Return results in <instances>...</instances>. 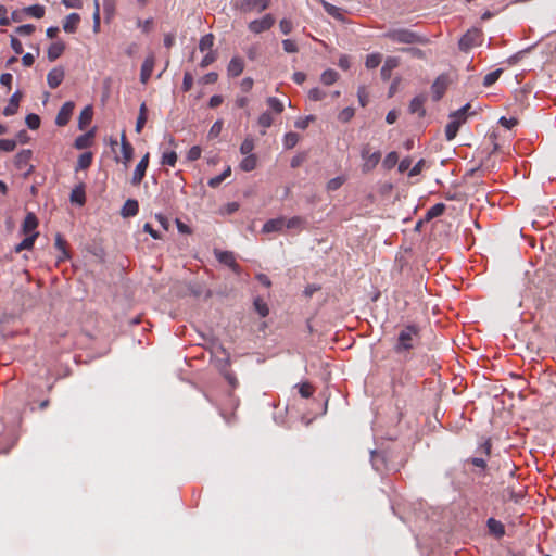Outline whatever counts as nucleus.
<instances>
[{
  "label": "nucleus",
  "mask_w": 556,
  "mask_h": 556,
  "mask_svg": "<svg viewBox=\"0 0 556 556\" xmlns=\"http://www.w3.org/2000/svg\"><path fill=\"white\" fill-rule=\"evenodd\" d=\"M420 342V329L415 324L403 327L396 339L393 349L397 354H404L415 349Z\"/></svg>",
  "instance_id": "obj_1"
},
{
  "label": "nucleus",
  "mask_w": 556,
  "mask_h": 556,
  "mask_svg": "<svg viewBox=\"0 0 556 556\" xmlns=\"http://www.w3.org/2000/svg\"><path fill=\"white\" fill-rule=\"evenodd\" d=\"M383 37L396 43L421 45L429 43V39L408 28H393L383 34Z\"/></svg>",
  "instance_id": "obj_2"
},
{
  "label": "nucleus",
  "mask_w": 556,
  "mask_h": 556,
  "mask_svg": "<svg viewBox=\"0 0 556 556\" xmlns=\"http://www.w3.org/2000/svg\"><path fill=\"white\" fill-rule=\"evenodd\" d=\"M469 109L470 104L467 103L459 110L452 112L448 115L450 122L445 126V138L448 141L453 140L456 137L460 126L466 123Z\"/></svg>",
  "instance_id": "obj_3"
},
{
  "label": "nucleus",
  "mask_w": 556,
  "mask_h": 556,
  "mask_svg": "<svg viewBox=\"0 0 556 556\" xmlns=\"http://www.w3.org/2000/svg\"><path fill=\"white\" fill-rule=\"evenodd\" d=\"M361 156L364 161L362 165V170L364 173H368L372 170L381 159V153L379 151H371L370 147L368 144L364 146L361 151Z\"/></svg>",
  "instance_id": "obj_4"
},
{
  "label": "nucleus",
  "mask_w": 556,
  "mask_h": 556,
  "mask_svg": "<svg viewBox=\"0 0 556 556\" xmlns=\"http://www.w3.org/2000/svg\"><path fill=\"white\" fill-rule=\"evenodd\" d=\"M481 30L478 28H471L460 38L458 46L462 51H468L471 48L481 45Z\"/></svg>",
  "instance_id": "obj_5"
},
{
  "label": "nucleus",
  "mask_w": 556,
  "mask_h": 556,
  "mask_svg": "<svg viewBox=\"0 0 556 556\" xmlns=\"http://www.w3.org/2000/svg\"><path fill=\"white\" fill-rule=\"evenodd\" d=\"M275 24V17L271 14H265L262 18L251 21L248 28L253 34H261L270 29Z\"/></svg>",
  "instance_id": "obj_6"
},
{
  "label": "nucleus",
  "mask_w": 556,
  "mask_h": 556,
  "mask_svg": "<svg viewBox=\"0 0 556 556\" xmlns=\"http://www.w3.org/2000/svg\"><path fill=\"white\" fill-rule=\"evenodd\" d=\"M214 254H215V257L218 260V262L228 266L235 274H237V275L240 274V266L236 262V257L232 252L215 250Z\"/></svg>",
  "instance_id": "obj_7"
},
{
  "label": "nucleus",
  "mask_w": 556,
  "mask_h": 556,
  "mask_svg": "<svg viewBox=\"0 0 556 556\" xmlns=\"http://www.w3.org/2000/svg\"><path fill=\"white\" fill-rule=\"evenodd\" d=\"M271 0H243L241 10L243 12H263L269 8Z\"/></svg>",
  "instance_id": "obj_8"
},
{
  "label": "nucleus",
  "mask_w": 556,
  "mask_h": 556,
  "mask_svg": "<svg viewBox=\"0 0 556 556\" xmlns=\"http://www.w3.org/2000/svg\"><path fill=\"white\" fill-rule=\"evenodd\" d=\"M74 108H75L74 102H72V101L65 102L56 115L55 124L58 126L67 125V123L70 122L71 116L73 114Z\"/></svg>",
  "instance_id": "obj_9"
},
{
  "label": "nucleus",
  "mask_w": 556,
  "mask_h": 556,
  "mask_svg": "<svg viewBox=\"0 0 556 556\" xmlns=\"http://www.w3.org/2000/svg\"><path fill=\"white\" fill-rule=\"evenodd\" d=\"M148 165H149V153H146L143 155V157L140 160V162L137 164V166L134 170L132 178H131V184L134 186L140 185V182L142 181V179L146 175Z\"/></svg>",
  "instance_id": "obj_10"
},
{
  "label": "nucleus",
  "mask_w": 556,
  "mask_h": 556,
  "mask_svg": "<svg viewBox=\"0 0 556 556\" xmlns=\"http://www.w3.org/2000/svg\"><path fill=\"white\" fill-rule=\"evenodd\" d=\"M30 150H22L15 155V166L18 169H25V174L28 175L33 170V166L29 165V161L31 159Z\"/></svg>",
  "instance_id": "obj_11"
},
{
  "label": "nucleus",
  "mask_w": 556,
  "mask_h": 556,
  "mask_svg": "<svg viewBox=\"0 0 556 556\" xmlns=\"http://www.w3.org/2000/svg\"><path fill=\"white\" fill-rule=\"evenodd\" d=\"M37 227H38L37 216L33 212L27 213V215L25 216V219L22 224L21 232L24 233L25 236H30V233H39L37 231Z\"/></svg>",
  "instance_id": "obj_12"
},
{
  "label": "nucleus",
  "mask_w": 556,
  "mask_h": 556,
  "mask_svg": "<svg viewBox=\"0 0 556 556\" xmlns=\"http://www.w3.org/2000/svg\"><path fill=\"white\" fill-rule=\"evenodd\" d=\"M286 217L279 216L277 218L268 219L262 227L263 233L281 232L285 229Z\"/></svg>",
  "instance_id": "obj_13"
},
{
  "label": "nucleus",
  "mask_w": 556,
  "mask_h": 556,
  "mask_svg": "<svg viewBox=\"0 0 556 556\" xmlns=\"http://www.w3.org/2000/svg\"><path fill=\"white\" fill-rule=\"evenodd\" d=\"M154 64H155V58L153 54H149L142 65H141V71H140V81L142 84H147L148 80L150 79L151 75H152V72H153V68H154Z\"/></svg>",
  "instance_id": "obj_14"
},
{
  "label": "nucleus",
  "mask_w": 556,
  "mask_h": 556,
  "mask_svg": "<svg viewBox=\"0 0 556 556\" xmlns=\"http://www.w3.org/2000/svg\"><path fill=\"white\" fill-rule=\"evenodd\" d=\"M65 73L62 67H54L52 68L48 75H47V83L51 89L58 88L63 79H64Z\"/></svg>",
  "instance_id": "obj_15"
},
{
  "label": "nucleus",
  "mask_w": 556,
  "mask_h": 556,
  "mask_svg": "<svg viewBox=\"0 0 556 556\" xmlns=\"http://www.w3.org/2000/svg\"><path fill=\"white\" fill-rule=\"evenodd\" d=\"M400 65V59L396 56H388L384 64L381 67L380 75L383 80H389L392 75V71Z\"/></svg>",
  "instance_id": "obj_16"
},
{
  "label": "nucleus",
  "mask_w": 556,
  "mask_h": 556,
  "mask_svg": "<svg viewBox=\"0 0 556 556\" xmlns=\"http://www.w3.org/2000/svg\"><path fill=\"white\" fill-rule=\"evenodd\" d=\"M447 87V79L445 76H439L431 86L432 97L434 101H439Z\"/></svg>",
  "instance_id": "obj_17"
},
{
  "label": "nucleus",
  "mask_w": 556,
  "mask_h": 556,
  "mask_svg": "<svg viewBox=\"0 0 556 556\" xmlns=\"http://www.w3.org/2000/svg\"><path fill=\"white\" fill-rule=\"evenodd\" d=\"M427 100V97L425 94L416 96L412 99L409 103V112L412 114H417L419 117L425 116L426 110H425V102Z\"/></svg>",
  "instance_id": "obj_18"
},
{
  "label": "nucleus",
  "mask_w": 556,
  "mask_h": 556,
  "mask_svg": "<svg viewBox=\"0 0 556 556\" xmlns=\"http://www.w3.org/2000/svg\"><path fill=\"white\" fill-rule=\"evenodd\" d=\"M21 98H22V93L20 91H15L11 96L8 105L4 108L3 115H5V116L14 115L18 110Z\"/></svg>",
  "instance_id": "obj_19"
},
{
  "label": "nucleus",
  "mask_w": 556,
  "mask_h": 556,
  "mask_svg": "<svg viewBox=\"0 0 556 556\" xmlns=\"http://www.w3.org/2000/svg\"><path fill=\"white\" fill-rule=\"evenodd\" d=\"M244 70V62L241 58L235 56L230 60L227 73L229 76L237 77L239 76Z\"/></svg>",
  "instance_id": "obj_20"
},
{
  "label": "nucleus",
  "mask_w": 556,
  "mask_h": 556,
  "mask_svg": "<svg viewBox=\"0 0 556 556\" xmlns=\"http://www.w3.org/2000/svg\"><path fill=\"white\" fill-rule=\"evenodd\" d=\"M139 204L137 200L128 199L121 210V215L125 218L132 217L138 214Z\"/></svg>",
  "instance_id": "obj_21"
},
{
  "label": "nucleus",
  "mask_w": 556,
  "mask_h": 556,
  "mask_svg": "<svg viewBox=\"0 0 556 556\" xmlns=\"http://www.w3.org/2000/svg\"><path fill=\"white\" fill-rule=\"evenodd\" d=\"M80 22V16L79 14L77 13H71L68 14L65 20H64V23H63V29L66 31V33H75L77 27H78V24Z\"/></svg>",
  "instance_id": "obj_22"
},
{
  "label": "nucleus",
  "mask_w": 556,
  "mask_h": 556,
  "mask_svg": "<svg viewBox=\"0 0 556 556\" xmlns=\"http://www.w3.org/2000/svg\"><path fill=\"white\" fill-rule=\"evenodd\" d=\"M65 45L63 41H55L48 48L47 56L49 61H55L64 52Z\"/></svg>",
  "instance_id": "obj_23"
},
{
  "label": "nucleus",
  "mask_w": 556,
  "mask_h": 556,
  "mask_svg": "<svg viewBox=\"0 0 556 556\" xmlns=\"http://www.w3.org/2000/svg\"><path fill=\"white\" fill-rule=\"evenodd\" d=\"M121 150H122V155H123L124 163L127 164L132 159L134 148L127 141L125 132L122 134Z\"/></svg>",
  "instance_id": "obj_24"
},
{
  "label": "nucleus",
  "mask_w": 556,
  "mask_h": 556,
  "mask_svg": "<svg viewBox=\"0 0 556 556\" xmlns=\"http://www.w3.org/2000/svg\"><path fill=\"white\" fill-rule=\"evenodd\" d=\"M92 116V106L87 105L79 114L78 127L80 130H84L90 124Z\"/></svg>",
  "instance_id": "obj_25"
},
{
  "label": "nucleus",
  "mask_w": 556,
  "mask_h": 556,
  "mask_svg": "<svg viewBox=\"0 0 556 556\" xmlns=\"http://www.w3.org/2000/svg\"><path fill=\"white\" fill-rule=\"evenodd\" d=\"M38 236L39 233H30V236H26L18 244L15 245L14 251L20 253L24 250H31Z\"/></svg>",
  "instance_id": "obj_26"
},
{
  "label": "nucleus",
  "mask_w": 556,
  "mask_h": 556,
  "mask_svg": "<svg viewBox=\"0 0 556 556\" xmlns=\"http://www.w3.org/2000/svg\"><path fill=\"white\" fill-rule=\"evenodd\" d=\"M306 219L301 216H293L289 219L286 218L285 228L287 229H295L298 231H302L306 226Z\"/></svg>",
  "instance_id": "obj_27"
},
{
  "label": "nucleus",
  "mask_w": 556,
  "mask_h": 556,
  "mask_svg": "<svg viewBox=\"0 0 556 556\" xmlns=\"http://www.w3.org/2000/svg\"><path fill=\"white\" fill-rule=\"evenodd\" d=\"M325 11L338 21H343L342 10L325 0H320Z\"/></svg>",
  "instance_id": "obj_28"
},
{
  "label": "nucleus",
  "mask_w": 556,
  "mask_h": 556,
  "mask_svg": "<svg viewBox=\"0 0 556 556\" xmlns=\"http://www.w3.org/2000/svg\"><path fill=\"white\" fill-rule=\"evenodd\" d=\"M488 528L490 532L495 534L497 538L503 536L505 533L503 523L498 520H495L494 518H490L488 520Z\"/></svg>",
  "instance_id": "obj_29"
},
{
  "label": "nucleus",
  "mask_w": 556,
  "mask_h": 556,
  "mask_svg": "<svg viewBox=\"0 0 556 556\" xmlns=\"http://www.w3.org/2000/svg\"><path fill=\"white\" fill-rule=\"evenodd\" d=\"M92 163V153L85 152L79 155L75 170L87 169Z\"/></svg>",
  "instance_id": "obj_30"
},
{
  "label": "nucleus",
  "mask_w": 556,
  "mask_h": 556,
  "mask_svg": "<svg viewBox=\"0 0 556 556\" xmlns=\"http://www.w3.org/2000/svg\"><path fill=\"white\" fill-rule=\"evenodd\" d=\"M71 201L73 203H77L78 205H83L86 201L85 190L83 186H78L71 192Z\"/></svg>",
  "instance_id": "obj_31"
},
{
  "label": "nucleus",
  "mask_w": 556,
  "mask_h": 556,
  "mask_svg": "<svg viewBox=\"0 0 556 556\" xmlns=\"http://www.w3.org/2000/svg\"><path fill=\"white\" fill-rule=\"evenodd\" d=\"M339 78V74L334 70H326L320 76V81L324 85L330 86L334 84Z\"/></svg>",
  "instance_id": "obj_32"
},
{
  "label": "nucleus",
  "mask_w": 556,
  "mask_h": 556,
  "mask_svg": "<svg viewBox=\"0 0 556 556\" xmlns=\"http://www.w3.org/2000/svg\"><path fill=\"white\" fill-rule=\"evenodd\" d=\"M257 159L254 154L247 155L240 163V168L243 172H251L256 167Z\"/></svg>",
  "instance_id": "obj_33"
},
{
  "label": "nucleus",
  "mask_w": 556,
  "mask_h": 556,
  "mask_svg": "<svg viewBox=\"0 0 556 556\" xmlns=\"http://www.w3.org/2000/svg\"><path fill=\"white\" fill-rule=\"evenodd\" d=\"M231 174V168L230 166H228L222 174L215 176V177H212L207 185L211 187V188H217L227 177H229Z\"/></svg>",
  "instance_id": "obj_34"
},
{
  "label": "nucleus",
  "mask_w": 556,
  "mask_h": 556,
  "mask_svg": "<svg viewBox=\"0 0 556 556\" xmlns=\"http://www.w3.org/2000/svg\"><path fill=\"white\" fill-rule=\"evenodd\" d=\"M147 123V105L146 103H141L139 109V115L136 123V131L139 134L141 132L142 128L144 127Z\"/></svg>",
  "instance_id": "obj_35"
},
{
  "label": "nucleus",
  "mask_w": 556,
  "mask_h": 556,
  "mask_svg": "<svg viewBox=\"0 0 556 556\" xmlns=\"http://www.w3.org/2000/svg\"><path fill=\"white\" fill-rule=\"evenodd\" d=\"M381 60H382V56L380 53H378V52L370 53L366 56L365 66L368 70H374L379 66V64L381 63Z\"/></svg>",
  "instance_id": "obj_36"
},
{
  "label": "nucleus",
  "mask_w": 556,
  "mask_h": 556,
  "mask_svg": "<svg viewBox=\"0 0 556 556\" xmlns=\"http://www.w3.org/2000/svg\"><path fill=\"white\" fill-rule=\"evenodd\" d=\"M213 45H214V36L212 34H207L200 39L199 49L202 52L211 51Z\"/></svg>",
  "instance_id": "obj_37"
},
{
  "label": "nucleus",
  "mask_w": 556,
  "mask_h": 556,
  "mask_svg": "<svg viewBox=\"0 0 556 556\" xmlns=\"http://www.w3.org/2000/svg\"><path fill=\"white\" fill-rule=\"evenodd\" d=\"M177 162V153L175 151H164L161 163L163 165L175 166Z\"/></svg>",
  "instance_id": "obj_38"
},
{
  "label": "nucleus",
  "mask_w": 556,
  "mask_h": 556,
  "mask_svg": "<svg viewBox=\"0 0 556 556\" xmlns=\"http://www.w3.org/2000/svg\"><path fill=\"white\" fill-rule=\"evenodd\" d=\"M502 72L503 71L501 68H498V70H495V71L486 74L483 78V86L490 87L493 84H495L497 81V79L500 78Z\"/></svg>",
  "instance_id": "obj_39"
},
{
  "label": "nucleus",
  "mask_w": 556,
  "mask_h": 556,
  "mask_svg": "<svg viewBox=\"0 0 556 556\" xmlns=\"http://www.w3.org/2000/svg\"><path fill=\"white\" fill-rule=\"evenodd\" d=\"M25 12L36 18H41L45 15V8L40 4H34L25 8Z\"/></svg>",
  "instance_id": "obj_40"
},
{
  "label": "nucleus",
  "mask_w": 556,
  "mask_h": 556,
  "mask_svg": "<svg viewBox=\"0 0 556 556\" xmlns=\"http://www.w3.org/2000/svg\"><path fill=\"white\" fill-rule=\"evenodd\" d=\"M91 137H92L91 132H88V134L77 137L75 140V148L85 149V148L89 147Z\"/></svg>",
  "instance_id": "obj_41"
},
{
  "label": "nucleus",
  "mask_w": 556,
  "mask_h": 556,
  "mask_svg": "<svg viewBox=\"0 0 556 556\" xmlns=\"http://www.w3.org/2000/svg\"><path fill=\"white\" fill-rule=\"evenodd\" d=\"M267 104L277 114H280L285 109L283 103L278 98H275V97H269L267 99Z\"/></svg>",
  "instance_id": "obj_42"
},
{
  "label": "nucleus",
  "mask_w": 556,
  "mask_h": 556,
  "mask_svg": "<svg viewBox=\"0 0 556 556\" xmlns=\"http://www.w3.org/2000/svg\"><path fill=\"white\" fill-rule=\"evenodd\" d=\"M253 149H254V140L251 137L245 138L240 146V152H241V154H243L245 156L250 155L251 152L253 151Z\"/></svg>",
  "instance_id": "obj_43"
},
{
  "label": "nucleus",
  "mask_w": 556,
  "mask_h": 556,
  "mask_svg": "<svg viewBox=\"0 0 556 556\" xmlns=\"http://www.w3.org/2000/svg\"><path fill=\"white\" fill-rule=\"evenodd\" d=\"M254 307L262 317H266L269 313L267 304L260 298L255 299Z\"/></svg>",
  "instance_id": "obj_44"
},
{
  "label": "nucleus",
  "mask_w": 556,
  "mask_h": 556,
  "mask_svg": "<svg viewBox=\"0 0 556 556\" xmlns=\"http://www.w3.org/2000/svg\"><path fill=\"white\" fill-rule=\"evenodd\" d=\"M299 141V135L295 132H288L285 135L283 144L287 149L293 148Z\"/></svg>",
  "instance_id": "obj_45"
},
{
  "label": "nucleus",
  "mask_w": 556,
  "mask_h": 556,
  "mask_svg": "<svg viewBox=\"0 0 556 556\" xmlns=\"http://www.w3.org/2000/svg\"><path fill=\"white\" fill-rule=\"evenodd\" d=\"M26 125L35 130L40 126V117L37 114L30 113L25 118Z\"/></svg>",
  "instance_id": "obj_46"
},
{
  "label": "nucleus",
  "mask_w": 556,
  "mask_h": 556,
  "mask_svg": "<svg viewBox=\"0 0 556 556\" xmlns=\"http://www.w3.org/2000/svg\"><path fill=\"white\" fill-rule=\"evenodd\" d=\"M16 141L13 139H0V151L11 152L15 149Z\"/></svg>",
  "instance_id": "obj_47"
},
{
  "label": "nucleus",
  "mask_w": 556,
  "mask_h": 556,
  "mask_svg": "<svg viewBox=\"0 0 556 556\" xmlns=\"http://www.w3.org/2000/svg\"><path fill=\"white\" fill-rule=\"evenodd\" d=\"M257 123L263 128L270 127L271 124H273V117H271L270 113L269 112H264L263 114H261V116L258 117Z\"/></svg>",
  "instance_id": "obj_48"
},
{
  "label": "nucleus",
  "mask_w": 556,
  "mask_h": 556,
  "mask_svg": "<svg viewBox=\"0 0 556 556\" xmlns=\"http://www.w3.org/2000/svg\"><path fill=\"white\" fill-rule=\"evenodd\" d=\"M354 116L353 108H344L338 115L339 121L342 123L349 122Z\"/></svg>",
  "instance_id": "obj_49"
},
{
  "label": "nucleus",
  "mask_w": 556,
  "mask_h": 556,
  "mask_svg": "<svg viewBox=\"0 0 556 556\" xmlns=\"http://www.w3.org/2000/svg\"><path fill=\"white\" fill-rule=\"evenodd\" d=\"M325 97L326 92L319 88H313L308 91V98L313 101H321Z\"/></svg>",
  "instance_id": "obj_50"
},
{
  "label": "nucleus",
  "mask_w": 556,
  "mask_h": 556,
  "mask_svg": "<svg viewBox=\"0 0 556 556\" xmlns=\"http://www.w3.org/2000/svg\"><path fill=\"white\" fill-rule=\"evenodd\" d=\"M344 180L345 179L343 177L332 178L328 181L327 189L329 191H336L344 184Z\"/></svg>",
  "instance_id": "obj_51"
},
{
  "label": "nucleus",
  "mask_w": 556,
  "mask_h": 556,
  "mask_svg": "<svg viewBox=\"0 0 556 556\" xmlns=\"http://www.w3.org/2000/svg\"><path fill=\"white\" fill-rule=\"evenodd\" d=\"M299 393L302 397L308 399L313 394V387L312 384L304 382L299 386Z\"/></svg>",
  "instance_id": "obj_52"
},
{
  "label": "nucleus",
  "mask_w": 556,
  "mask_h": 556,
  "mask_svg": "<svg viewBox=\"0 0 556 556\" xmlns=\"http://www.w3.org/2000/svg\"><path fill=\"white\" fill-rule=\"evenodd\" d=\"M96 9L93 12V31L97 34L100 30V7L98 0L94 2Z\"/></svg>",
  "instance_id": "obj_53"
},
{
  "label": "nucleus",
  "mask_w": 556,
  "mask_h": 556,
  "mask_svg": "<svg viewBox=\"0 0 556 556\" xmlns=\"http://www.w3.org/2000/svg\"><path fill=\"white\" fill-rule=\"evenodd\" d=\"M15 31L20 36H30L35 31V26L31 24L21 25Z\"/></svg>",
  "instance_id": "obj_54"
},
{
  "label": "nucleus",
  "mask_w": 556,
  "mask_h": 556,
  "mask_svg": "<svg viewBox=\"0 0 556 556\" xmlns=\"http://www.w3.org/2000/svg\"><path fill=\"white\" fill-rule=\"evenodd\" d=\"M444 210H445V205H444L443 203H438V204L433 205V206L428 211V216H429L430 218H432V217H438V216H440V215H442V214H443Z\"/></svg>",
  "instance_id": "obj_55"
},
{
  "label": "nucleus",
  "mask_w": 556,
  "mask_h": 556,
  "mask_svg": "<svg viewBox=\"0 0 556 556\" xmlns=\"http://www.w3.org/2000/svg\"><path fill=\"white\" fill-rule=\"evenodd\" d=\"M282 47H283V50L287 52V53H295L298 52V45L295 43V41L291 40V39H285L282 40Z\"/></svg>",
  "instance_id": "obj_56"
},
{
  "label": "nucleus",
  "mask_w": 556,
  "mask_h": 556,
  "mask_svg": "<svg viewBox=\"0 0 556 556\" xmlns=\"http://www.w3.org/2000/svg\"><path fill=\"white\" fill-rule=\"evenodd\" d=\"M279 27L282 34L288 35L293 29V23L288 18H282L279 23Z\"/></svg>",
  "instance_id": "obj_57"
},
{
  "label": "nucleus",
  "mask_w": 556,
  "mask_h": 556,
  "mask_svg": "<svg viewBox=\"0 0 556 556\" xmlns=\"http://www.w3.org/2000/svg\"><path fill=\"white\" fill-rule=\"evenodd\" d=\"M399 156L396 152H390L387 154L383 164L386 167L391 168L397 163Z\"/></svg>",
  "instance_id": "obj_58"
},
{
  "label": "nucleus",
  "mask_w": 556,
  "mask_h": 556,
  "mask_svg": "<svg viewBox=\"0 0 556 556\" xmlns=\"http://www.w3.org/2000/svg\"><path fill=\"white\" fill-rule=\"evenodd\" d=\"M201 148L198 147V146H193L192 148L189 149L188 153H187V159L189 161H197L198 159H200L201 156Z\"/></svg>",
  "instance_id": "obj_59"
},
{
  "label": "nucleus",
  "mask_w": 556,
  "mask_h": 556,
  "mask_svg": "<svg viewBox=\"0 0 556 556\" xmlns=\"http://www.w3.org/2000/svg\"><path fill=\"white\" fill-rule=\"evenodd\" d=\"M222 129H223V121L218 119L212 125L208 136L212 138H215L220 134Z\"/></svg>",
  "instance_id": "obj_60"
},
{
  "label": "nucleus",
  "mask_w": 556,
  "mask_h": 556,
  "mask_svg": "<svg viewBox=\"0 0 556 556\" xmlns=\"http://www.w3.org/2000/svg\"><path fill=\"white\" fill-rule=\"evenodd\" d=\"M401 51L409 53L415 59H425V52L418 48H403Z\"/></svg>",
  "instance_id": "obj_61"
},
{
  "label": "nucleus",
  "mask_w": 556,
  "mask_h": 556,
  "mask_svg": "<svg viewBox=\"0 0 556 556\" xmlns=\"http://www.w3.org/2000/svg\"><path fill=\"white\" fill-rule=\"evenodd\" d=\"M216 60V54L213 52V51H210L208 53H206V55H204V58L201 60L200 62V66L201 67H207L208 65H211L214 61Z\"/></svg>",
  "instance_id": "obj_62"
},
{
  "label": "nucleus",
  "mask_w": 556,
  "mask_h": 556,
  "mask_svg": "<svg viewBox=\"0 0 556 556\" xmlns=\"http://www.w3.org/2000/svg\"><path fill=\"white\" fill-rule=\"evenodd\" d=\"M193 85V77L190 73H185L184 79H182V90L189 91L192 88Z\"/></svg>",
  "instance_id": "obj_63"
},
{
  "label": "nucleus",
  "mask_w": 556,
  "mask_h": 556,
  "mask_svg": "<svg viewBox=\"0 0 556 556\" xmlns=\"http://www.w3.org/2000/svg\"><path fill=\"white\" fill-rule=\"evenodd\" d=\"M314 119V116L309 115L305 118H300L295 121L294 126L299 129H305L308 127L309 123Z\"/></svg>",
  "instance_id": "obj_64"
}]
</instances>
